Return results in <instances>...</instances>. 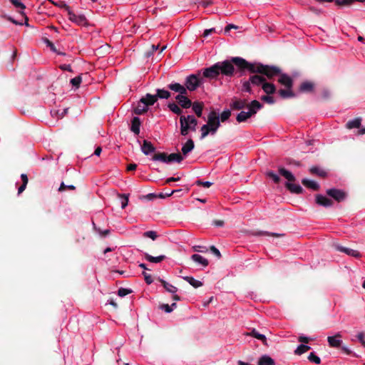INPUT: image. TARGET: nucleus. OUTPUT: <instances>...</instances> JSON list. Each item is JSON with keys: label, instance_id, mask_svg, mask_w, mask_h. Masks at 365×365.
I'll return each mask as SVG.
<instances>
[{"label": "nucleus", "instance_id": "1", "mask_svg": "<svg viewBox=\"0 0 365 365\" xmlns=\"http://www.w3.org/2000/svg\"><path fill=\"white\" fill-rule=\"evenodd\" d=\"M180 134L186 136L189 131H195L197 120L192 115H180Z\"/></svg>", "mask_w": 365, "mask_h": 365}, {"label": "nucleus", "instance_id": "2", "mask_svg": "<svg viewBox=\"0 0 365 365\" xmlns=\"http://www.w3.org/2000/svg\"><path fill=\"white\" fill-rule=\"evenodd\" d=\"M278 82L284 86L287 89H280L279 91V96L283 98H288L294 96V93L292 91V88L293 86L292 78L285 73L279 74V78L278 79Z\"/></svg>", "mask_w": 365, "mask_h": 365}, {"label": "nucleus", "instance_id": "3", "mask_svg": "<svg viewBox=\"0 0 365 365\" xmlns=\"http://www.w3.org/2000/svg\"><path fill=\"white\" fill-rule=\"evenodd\" d=\"M262 108V105L257 100L252 101L247 106L248 111H241L237 115V120L239 123L247 120L249 118L255 115L259 110Z\"/></svg>", "mask_w": 365, "mask_h": 365}, {"label": "nucleus", "instance_id": "4", "mask_svg": "<svg viewBox=\"0 0 365 365\" xmlns=\"http://www.w3.org/2000/svg\"><path fill=\"white\" fill-rule=\"evenodd\" d=\"M156 102V99L150 93H147L144 97H142L138 102L137 106L134 108L135 114L141 115L147 112L149 106H153Z\"/></svg>", "mask_w": 365, "mask_h": 365}, {"label": "nucleus", "instance_id": "5", "mask_svg": "<svg viewBox=\"0 0 365 365\" xmlns=\"http://www.w3.org/2000/svg\"><path fill=\"white\" fill-rule=\"evenodd\" d=\"M232 61L234 62L235 65L240 69H247L252 73H261L262 69L260 66H262V63H249L241 57H233L232 58Z\"/></svg>", "mask_w": 365, "mask_h": 365}, {"label": "nucleus", "instance_id": "6", "mask_svg": "<svg viewBox=\"0 0 365 365\" xmlns=\"http://www.w3.org/2000/svg\"><path fill=\"white\" fill-rule=\"evenodd\" d=\"M234 62L229 60H225L223 61H219L216 63L217 67L219 71L220 75H222L227 77H231L234 74L235 68H234Z\"/></svg>", "mask_w": 365, "mask_h": 365}, {"label": "nucleus", "instance_id": "7", "mask_svg": "<svg viewBox=\"0 0 365 365\" xmlns=\"http://www.w3.org/2000/svg\"><path fill=\"white\" fill-rule=\"evenodd\" d=\"M202 83V79H200L195 74H191L187 76L185 80V87L186 88V91L188 90L190 91H194Z\"/></svg>", "mask_w": 365, "mask_h": 365}, {"label": "nucleus", "instance_id": "8", "mask_svg": "<svg viewBox=\"0 0 365 365\" xmlns=\"http://www.w3.org/2000/svg\"><path fill=\"white\" fill-rule=\"evenodd\" d=\"M68 17L71 21L78 26H88V22L86 17L82 14H77L71 9H68Z\"/></svg>", "mask_w": 365, "mask_h": 365}, {"label": "nucleus", "instance_id": "9", "mask_svg": "<svg viewBox=\"0 0 365 365\" xmlns=\"http://www.w3.org/2000/svg\"><path fill=\"white\" fill-rule=\"evenodd\" d=\"M207 125L211 130V135H215L220 126V118L215 111H212L207 116Z\"/></svg>", "mask_w": 365, "mask_h": 365}, {"label": "nucleus", "instance_id": "10", "mask_svg": "<svg viewBox=\"0 0 365 365\" xmlns=\"http://www.w3.org/2000/svg\"><path fill=\"white\" fill-rule=\"evenodd\" d=\"M262 69L261 73L267 77L269 79H272L273 77L278 76L281 73V70L277 66H269L267 65L260 66Z\"/></svg>", "mask_w": 365, "mask_h": 365}, {"label": "nucleus", "instance_id": "11", "mask_svg": "<svg viewBox=\"0 0 365 365\" xmlns=\"http://www.w3.org/2000/svg\"><path fill=\"white\" fill-rule=\"evenodd\" d=\"M202 76L209 80H216L220 76L218 68L216 63L213 64L210 67L205 68L202 71Z\"/></svg>", "mask_w": 365, "mask_h": 365}, {"label": "nucleus", "instance_id": "12", "mask_svg": "<svg viewBox=\"0 0 365 365\" xmlns=\"http://www.w3.org/2000/svg\"><path fill=\"white\" fill-rule=\"evenodd\" d=\"M327 194L337 202H342L346 197V193L344 191L336 188L328 189Z\"/></svg>", "mask_w": 365, "mask_h": 365}, {"label": "nucleus", "instance_id": "13", "mask_svg": "<svg viewBox=\"0 0 365 365\" xmlns=\"http://www.w3.org/2000/svg\"><path fill=\"white\" fill-rule=\"evenodd\" d=\"M334 247L337 251L343 252L348 256H351L355 258H359L361 256L360 252L356 250L345 247L339 245H335Z\"/></svg>", "mask_w": 365, "mask_h": 365}, {"label": "nucleus", "instance_id": "14", "mask_svg": "<svg viewBox=\"0 0 365 365\" xmlns=\"http://www.w3.org/2000/svg\"><path fill=\"white\" fill-rule=\"evenodd\" d=\"M341 337H342L341 334L339 332L336 333L334 336H328L327 341H328L329 346L330 347H333V348L340 347L342 344Z\"/></svg>", "mask_w": 365, "mask_h": 365}, {"label": "nucleus", "instance_id": "15", "mask_svg": "<svg viewBox=\"0 0 365 365\" xmlns=\"http://www.w3.org/2000/svg\"><path fill=\"white\" fill-rule=\"evenodd\" d=\"M175 99L183 108H189L192 106V102L186 94L177 95Z\"/></svg>", "mask_w": 365, "mask_h": 365}, {"label": "nucleus", "instance_id": "16", "mask_svg": "<svg viewBox=\"0 0 365 365\" xmlns=\"http://www.w3.org/2000/svg\"><path fill=\"white\" fill-rule=\"evenodd\" d=\"M168 88L173 91L178 93V95L187 94V91H186V88L185 87V86L181 85L178 83H170L168 86Z\"/></svg>", "mask_w": 365, "mask_h": 365}, {"label": "nucleus", "instance_id": "17", "mask_svg": "<svg viewBox=\"0 0 365 365\" xmlns=\"http://www.w3.org/2000/svg\"><path fill=\"white\" fill-rule=\"evenodd\" d=\"M316 202L318 205L328 207L333 205L332 201L327 197L322 195H317L316 197Z\"/></svg>", "mask_w": 365, "mask_h": 365}, {"label": "nucleus", "instance_id": "18", "mask_svg": "<svg viewBox=\"0 0 365 365\" xmlns=\"http://www.w3.org/2000/svg\"><path fill=\"white\" fill-rule=\"evenodd\" d=\"M155 148L153 145L146 140H143V143L141 145V151L145 155H148L149 154L155 152Z\"/></svg>", "mask_w": 365, "mask_h": 365}, {"label": "nucleus", "instance_id": "19", "mask_svg": "<svg viewBox=\"0 0 365 365\" xmlns=\"http://www.w3.org/2000/svg\"><path fill=\"white\" fill-rule=\"evenodd\" d=\"M191 259L193 262L198 264H200L203 267H207L209 264L208 260L206 258L198 254L192 255L191 256Z\"/></svg>", "mask_w": 365, "mask_h": 365}, {"label": "nucleus", "instance_id": "20", "mask_svg": "<svg viewBox=\"0 0 365 365\" xmlns=\"http://www.w3.org/2000/svg\"><path fill=\"white\" fill-rule=\"evenodd\" d=\"M140 125L141 122L140 118L138 117H134L131 120L130 130L135 135H138L140 133Z\"/></svg>", "mask_w": 365, "mask_h": 365}, {"label": "nucleus", "instance_id": "21", "mask_svg": "<svg viewBox=\"0 0 365 365\" xmlns=\"http://www.w3.org/2000/svg\"><path fill=\"white\" fill-rule=\"evenodd\" d=\"M285 185L292 193L299 194L302 192L303 189L299 184L287 182Z\"/></svg>", "mask_w": 365, "mask_h": 365}, {"label": "nucleus", "instance_id": "22", "mask_svg": "<svg viewBox=\"0 0 365 365\" xmlns=\"http://www.w3.org/2000/svg\"><path fill=\"white\" fill-rule=\"evenodd\" d=\"M153 96L156 99V101L158 98L168 99L170 96V93L167 90L158 88L156 89V94L153 95Z\"/></svg>", "mask_w": 365, "mask_h": 365}, {"label": "nucleus", "instance_id": "23", "mask_svg": "<svg viewBox=\"0 0 365 365\" xmlns=\"http://www.w3.org/2000/svg\"><path fill=\"white\" fill-rule=\"evenodd\" d=\"M195 147L194 142L192 140L189 139L187 142L182 145V153L186 156L189 153H190Z\"/></svg>", "mask_w": 365, "mask_h": 365}, {"label": "nucleus", "instance_id": "24", "mask_svg": "<svg viewBox=\"0 0 365 365\" xmlns=\"http://www.w3.org/2000/svg\"><path fill=\"white\" fill-rule=\"evenodd\" d=\"M249 80L250 81L252 86H262V83H264V82L265 81V78L263 76L259 75L251 76Z\"/></svg>", "mask_w": 365, "mask_h": 365}, {"label": "nucleus", "instance_id": "25", "mask_svg": "<svg viewBox=\"0 0 365 365\" xmlns=\"http://www.w3.org/2000/svg\"><path fill=\"white\" fill-rule=\"evenodd\" d=\"M262 88L268 95L273 94L276 91L275 86L273 83L266 82V81L262 83Z\"/></svg>", "mask_w": 365, "mask_h": 365}, {"label": "nucleus", "instance_id": "26", "mask_svg": "<svg viewBox=\"0 0 365 365\" xmlns=\"http://www.w3.org/2000/svg\"><path fill=\"white\" fill-rule=\"evenodd\" d=\"M166 258L165 255H159L158 257H153L148 253L145 254V259L152 263H160Z\"/></svg>", "mask_w": 365, "mask_h": 365}, {"label": "nucleus", "instance_id": "27", "mask_svg": "<svg viewBox=\"0 0 365 365\" xmlns=\"http://www.w3.org/2000/svg\"><path fill=\"white\" fill-rule=\"evenodd\" d=\"M258 365H275V362L269 356L264 354L259 358Z\"/></svg>", "mask_w": 365, "mask_h": 365}, {"label": "nucleus", "instance_id": "28", "mask_svg": "<svg viewBox=\"0 0 365 365\" xmlns=\"http://www.w3.org/2000/svg\"><path fill=\"white\" fill-rule=\"evenodd\" d=\"M182 279L184 280H185L187 282H188L190 285H192L195 288H198V287L202 286V282H200L197 279H195L192 277L185 276V277H182Z\"/></svg>", "mask_w": 365, "mask_h": 365}, {"label": "nucleus", "instance_id": "29", "mask_svg": "<svg viewBox=\"0 0 365 365\" xmlns=\"http://www.w3.org/2000/svg\"><path fill=\"white\" fill-rule=\"evenodd\" d=\"M279 173L281 175L284 177L289 182H293L295 180V177L294 176V175L291 172L283 168H280L279 169Z\"/></svg>", "mask_w": 365, "mask_h": 365}, {"label": "nucleus", "instance_id": "30", "mask_svg": "<svg viewBox=\"0 0 365 365\" xmlns=\"http://www.w3.org/2000/svg\"><path fill=\"white\" fill-rule=\"evenodd\" d=\"M314 88V84L309 81L303 82L299 87V91L303 93L311 92Z\"/></svg>", "mask_w": 365, "mask_h": 365}, {"label": "nucleus", "instance_id": "31", "mask_svg": "<svg viewBox=\"0 0 365 365\" xmlns=\"http://www.w3.org/2000/svg\"><path fill=\"white\" fill-rule=\"evenodd\" d=\"M302 184L309 188H311L314 190H317L319 187L318 183L314 180H309V179H303L302 180Z\"/></svg>", "mask_w": 365, "mask_h": 365}, {"label": "nucleus", "instance_id": "32", "mask_svg": "<svg viewBox=\"0 0 365 365\" xmlns=\"http://www.w3.org/2000/svg\"><path fill=\"white\" fill-rule=\"evenodd\" d=\"M361 118H356L349 120L346 126L348 129L359 128L361 125Z\"/></svg>", "mask_w": 365, "mask_h": 365}, {"label": "nucleus", "instance_id": "33", "mask_svg": "<svg viewBox=\"0 0 365 365\" xmlns=\"http://www.w3.org/2000/svg\"><path fill=\"white\" fill-rule=\"evenodd\" d=\"M192 108L197 117H201L202 115L203 105L200 102H195L192 103Z\"/></svg>", "mask_w": 365, "mask_h": 365}, {"label": "nucleus", "instance_id": "34", "mask_svg": "<svg viewBox=\"0 0 365 365\" xmlns=\"http://www.w3.org/2000/svg\"><path fill=\"white\" fill-rule=\"evenodd\" d=\"M160 282L167 292L172 294H175L177 292L178 288L176 287L163 279H160Z\"/></svg>", "mask_w": 365, "mask_h": 365}, {"label": "nucleus", "instance_id": "35", "mask_svg": "<svg viewBox=\"0 0 365 365\" xmlns=\"http://www.w3.org/2000/svg\"><path fill=\"white\" fill-rule=\"evenodd\" d=\"M183 160V157L180 153H171L168 155V163L173 162L180 163Z\"/></svg>", "mask_w": 365, "mask_h": 365}, {"label": "nucleus", "instance_id": "36", "mask_svg": "<svg viewBox=\"0 0 365 365\" xmlns=\"http://www.w3.org/2000/svg\"><path fill=\"white\" fill-rule=\"evenodd\" d=\"M152 160L168 163V155L165 153H158L153 156Z\"/></svg>", "mask_w": 365, "mask_h": 365}, {"label": "nucleus", "instance_id": "37", "mask_svg": "<svg viewBox=\"0 0 365 365\" xmlns=\"http://www.w3.org/2000/svg\"><path fill=\"white\" fill-rule=\"evenodd\" d=\"M248 335L252 336L260 341H262L264 344H266L267 343V338L264 334H259L257 330L252 329Z\"/></svg>", "mask_w": 365, "mask_h": 365}, {"label": "nucleus", "instance_id": "38", "mask_svg": "<svg viewBox=\"0 0 365 365\" xmlns=\"http://www.w3.org/2000/svg\"><path fill=\"white\" fill-rule=\"evenodd\" d=\"M245 106L246 102L244 100H235L230 105L231 108L235 110H240L245 108Z\"/></svg>", "mask_w": 365, "mask_h": 365}, {"label": "nucleus", "instance_id": "39", "mask_svg": "<svg viewBox=\"0 0 365 365\" xmlns=\"http://www.w3.org/2000/svg\"><path fill=\"white\" fill-rule=\"evenodd\" d=\"M168 106L173 113L177 115H180L182 113V109L175 103H169Z\"/></svg>", "mask_w": 365, "mask_h": 365}, {"label": "nucleus", "instance_id": "40", "mask_svg": "<svg viewBox=\"0 0 365 365\" xmlns=\"http://www.w3.org/2000/svg\"><path fill=\"white\" fill-rule=\"evenodd\" d=\"M311 347L309 346H307L306 344H300L298 346L297 349L295 350V354L298 355H301L308 350H309Z\"/></svg>", "mask_w": 365, "mask_h": 365}, {"label": "nucleus", "instance_id": "41", "mask_svg": "<svg viewBox=\"0 0 365 365\" xmlns=\"http://www.w3.org/2000/svg\"><path fill=\"white\" fill-rule=\"evenodd\" d=\"M310 172L313 174H316L321 177H324L327 175L326 171H324V170H322L318 167H312L310 169Z\"/></svg>", "mask_w": 365, "mask_h": 365}, {"label": "nucleus", "instance_id": "42", "mask_svg": "<svg viewBox=\"0 0 365 365\" xmlns=\"http://www.w3.org/2000/svg\"><path fill=\"white\" fill-rule=\"evenodd\" d=\"M200 130H201V136H200V138H201V139H203V138H205L207 135L211 134V130H210V128L208 127V125H207V124L203 125L201 127Z\"/></svg>", "mask_w": 365, "mask_h": 365}, {"label": "nucleus", "instance_id": "43", "mask_svg": "<svg viewBox=\"0 0 365 365\" xmlns=\"http://www.w3.org/2000/svg\"><path fill=\"white\" fill-rule=\"evenodd\" d=\"M81 81H82L81 76H78L71 79L70 83L73 87H75L76 88H78L80 86Z\"/></svg>", "mask_w": 365, "mask_h": 365}, {"label": "nucleus", "instance_id": "44", "mask_svg": "<svg viewBox=\"0 0 365 365\" xmlns=\"http://www.w3.org/2000/svg\"><path fill=\"white\" fill-rule=\"evenodd\" d=\"M308 359L311 362L314 363L315 364H319L321 363L320 358L318 356H317L314 352L309 354Z\"/></svg>", "mask_w": 365, "mask_h": 365}, {"label": "nucleus", "instance_id": "45", "mask_svg": "<svg viewBox=\"0 0 365 365\" xmlns=\"http://www.w3.org/2000/svg\"><path fill=\"white\" fill-rule=\"evenodd\" d=\"M251 85L252 83L250 80L243 81L242 91L249 93H252Z\"/></svg>", "mask_w": 365, "mask_h": 365}, {"label": "nucleus", "instance_id": "46", "mask_svg": "<svg viewBox=\"0 0 365 365\" xmlns=\"http://www.w3.org/2000/svg\"><path fill=\"white\" fill-rule=\"evenodd\" d=\"M92 224H93L94 230L99 234L100 236L106 237V235H108L110 233V230H101L100 228L96 227L94 222H93Z\"/></svg>", "mask_w": 365, "mask_h": 365}, {"label": "nucleus", "instance_id": "47", "mask_svg": "<svg viewBox=\"0 0 365 365\" xmlns=\"http://www.w3.org/2000/svg\"><path fill=\"white\" fill-rule=\"evenodd\" d=\"M231 115V111L228 109L224 110L220 115V120L225 122L229 119Z\"/></svg>", "mask_w": 365, "mask_h": 365}, {"label": "nucleus", "instance_id": "48", "mask_svg": "<svg viewBox=\"0 0 365 365\" xmlns=\"http://www.w3.org/2000/svg\"><path fill=\"white\" fill-rule=\"evenodd\" d=\"M338 6H350L353 4V0H334Z\"/></svg>", "mask_w": 365, "mask_h": 365}, {"label": "nucleus", "instance_id": "49", "mask_svg": "<svg viewBox=\"0 0 365 365\" xmlns=\"http://www.w3.org/2000/svg\"><path fill=\"white\" fill-rule=\"evenodd\" d=\"M143 236L145 237L150 238L153 240H155L158 237L157 233L155 231H152V230L145 232L143 233Z\"/></svg>", "mask_w": 365, "mask_h": 365}, {"label": "nucleus", "instance_id": "50", "mask_svg": "<svg viewBox=\"0 0 365 365\" xmlns=\"http://www.w3.org/2000/svg\"><path fill=\"white\" fill-rule=\"evenodd\" d=\"M131 292H132L131 289L121 287L118 289V296L123 297L129 294Z\"/></svg>", "mask_w": 365, "mask_h": 365}, {"label": "nucleus", "instance_id": "51", "mask_svg": "<svg viewBox=\"0 0 365 365\" xmlns=\"http://www.w3.org/2000/svg\"><path fill=\"white\" fill-rule=\"evenodd\" d=\"M261 100L264 102H266L269 104H273L275 102V100L272 96H269L268 94L267 96H262L261 97Z\"/></svg>", "mask_w": 365, "mask_h": 365}, {"label": "nucleus", "instance_id": "52", "mask_svg": "<svg viewBox=\"0 0 365 365\" xmlns=\"http://www.w3.org/2000/svg\"><path fill=\"white\" fill-rule=\"evenodd\" d=\"M267 175L271 178L275 183H278L279 182V177L273 171H268L267 173Z\"/></svg>", "mask_w": 365, "mask_h": 365}, {"label": "nucleus", "instance_id": "53", "mask_svg": "<svg viewBox=\"0 0 365 365\" xmlns=\"http://www.w3.org/2000/svg\"><path fill=\"white\" fill-rule=\"evenodd\" d=\"M195 183L197 185H202L205 187H210L212 185V182H211L210 181L197 180Z\"/></svg>", "mask_w": 365, "mask_h": 365}, {"label": "nucleus", "instance_id": "54", "mask_svg": "<svg viewBox=\"0 0 365 365\" xmlns=\"http://www.w3.org/2000/svg\"><path fill=\"white\" fill-rule=\"evenodd\" d=\"M143 275L144 276L145 281L148 284H150L153 283V280L150 274H148L145 272H143Z\"/></svg>", "mask_w": 365, "mask_h": 365}, {"label": "nucleus", "instance_id": "55", "mask_svg": "<svg viewBox=\"0 0 365 365\" xmlns=\"http://www.w3.org/2000/svg\"><path fill=\"white\" fill-rule=\"evenodd\" d=\"M10 1L16 7L22 9H25V6L19 0H10Z\"/></svg>", "mask_w": 365, "mask_h": 365}, {"label": "nucleus", "instance_id": "56", "mask_svg": "<svg viewBox=\"0 0 365 365\" xmlns=\"http://www.w3.org/2000/svg\"><path fill=\"white\" fill-rule=\"evenodd\" d=\"M160 308L164 310L166 313H170L173 312V308L171 307L169 304H164L160 306Z\"/></svg>", "mask_w": 365, "mask_h": 365}, {"label": "nucleus", "instance_id": "57", "mask_svg": "<svg viewBox=\"0 0 365 365\" xmlns=\"http://www.w3.org/2000/svg\"><path fill=\"white\" fill-rule=\"evenodd\" d=\"M269 235V236H273V237H279L281 236L282 235L280 234H278V233H275V232H259L257 233V235Z\"/></svg>", "mask_w": 365, "mask_h": 365}, {"label": "nucleus", "instance_id": "58", "mask_svg": "<svg viewBox=\"0 0 365 365\" xmlns=\"http://www.w3.org/2000/svg\"><path fill=\"white\" fill-rule=\"evenodd\" d=\"M356 336L359 341L361 343V344L365 346L364 334L363 332H359Z\"/></svg>", "mask_w": 365, "mask_h": 365}, {"label": "nucleus", "instance_id": "59", "mask_svg": "<svg viewBox=\"0 0 365 365\" xmlns=\"http://www.w3.org/2000/svg\"><path fill=\"white\" fill-rule=\"evenodd\" d=\"M211 252L216 255L218 258H220L221 254L218 249H217L215 246L210 247Z\"/></svg>", "mask_w": 365, "mask_h": 365}, {"label": "nucleus", "instance_id": "60", "mask_svg": "<svg viewBox=\"0 0 365 365\" xmlns=\"http://www.w3.org/2000/svg\"><path fill=\"white\" fill-rule=\"evenodd\" d=\"M192 250L195 251V252H207V250L206 247H200V246H194L192 247Z\"/></svg>", "mask_w": 365, "mask_h": 365}, {"label": "nucleus", "instance_id": "61", "mask_svg": "<svg viewBox=\"0 0 365 365\" xmlns=\"http://www.w3.org/2000/svg\"><path fill=\"white\" fill-rule=\"evenodd\" d=\"M60 68L63 71H70L71 72L72 71V68H71V65L69 64H63V65H61L60 66Z\"/></svg>", "mask_w": 365, "mask_h": 365}, {"label": "nucleus", "instance_id": "62", "mask_svg": "<svg viewBox=\"0 0 365 365\" xmlns=\"http://www.w3.org/2000/svg\"><path fill=\"white\" fill-rule=\"evenodd\" d=\"M128 197H124L121 201V208L124 209L128 205Z\"/></svg>", "mask_w": 365, "mask_h": 365}, {"label": "nucleus", "instance_id": "63", "mask_svg": "<svg viewBox=\"0 0 365 365\" xmlns=\"http://www.w3.org/2000/svg\"><path fill=\"white\" fill-rule=\"evenodd\" d=\"M299 341L307 344L309 342V339L305 336H300L299 337Z\"/></svg>", "mask_w": 365, "mask_h": 365}, {"label": "nucleus", "instance_id": "64", "mask_svg": "<svg viewBox=\"0 0 365 365\" xmlns=\"http://www.w3.org/2000/svg\"><path fill=\"white\" fill-rule=\"evenodd\" d=\"M238 27L234 24H228L225 29V32H227L229 31L231 29H237Z\"/></svg>", "mask_w": 365, "mask_h": 365}]
</instances>
